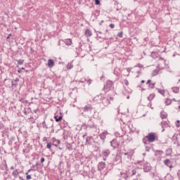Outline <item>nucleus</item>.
<instances>
[{
	"label": "nucleus",
	"mask_w": 180,
	"mask_h": 180,
	"mask_svg": "<svg viewBox=\"0 0 180 180\" xmlns=\"http://www.w3.org/2000/svg\"><path fill=\"white\" fill-rule=\"evenodd\" d=\"M84 36H86V37H91V36H92V31L89 29H86L84 32Z\"/></svg>",
	"instance_id": "obj_14"
},
{
	"label": "nucleus",
	"mask_w": 180,
	"mask_h": 180,
	"mask_svg": "<svg viewBox=\"0 0 180 180\" xmlns=\"http://www.w3.org/2000/svg\"><path fill=\"white\" fill-rule=\"evenodd\" d=\"M43 141H47V137H44V139H43Z\"/></svg>",
	"instance_id": "obj_49"
},
{
	"label": "nucleus",
	"mask_w": 180,
	"mask_h": 180,
	"mask_svg": "<svg viewBox=\"0 0 180 180\" xmlns=\"http://www.w3.org/2000/svg\"><path fill=\"white\" fill-rule=\"evenodd\" d=\"M46 148H49V150H50V148H51V143H47Z\"/></svg>",
	"instance_id": "obj_33"
},
{
	"label": "nucleus",
	"mask_w": 180,
	"mask_h": 180,
	"mask_svg": "<svg viewBox=\"0 0 180 180\" xmlns=\"http://www.w3.org/2000/svg\"><path fill=\"white\" fill-rule=\"evenodd\" d=\"M19 179H20V180H25V179H23V177H22V176H19Z\"/></svg>",
	"instance_id": "obj_50"
},
{
	"label": "nucleus",
	"mask_w": 180,
	"mask_h": 180,
	"mask_svg": "<svg viewBox=\"0 0 180 180\" xmlns=\"http://www.w3.org/2000/svg\"><path fill=\"white\" fill-rule=\"evenodd\" d=\"M96 98L100 99L104 106H108V105H110V101H109V98H105V96L102 94L98 95L97 96H96Z\"/></svg>",
	"instance_id": "obj_1"
},
{
	"label": "nucleus",
	"mask_w": 180,
	"mask_h": 180,
	"mask_svg": "<svg viewBox=\"0 0 180 180\" xmlns=\"http://www.w3.org/2000/svg\"><path fill=\"white\" fill-rule=\"evenodd\" d=\"M158 92L160 94V95H162L163 96L165 94V90L164 89H158Z\"/></svg>",
	"instance_id": "obj_23"
},
{
	"label": "nucleus",
	"mask_w": 180,
	"mask_h": 180,
	"mask_svg": "<svg viewBox=\"0 0 180 180\" xmlns=\"http://www.w3.org/2000/svg\"><path fill=\"white\" fill-rule=\"evenodd\" d=\"M5 175H8V171L6 170V172H4V176H5Z\"/></svg>",
	"instance_id": "obj_48"
},
{
	"label": "nucleus",
	"mask_w": 180,
	"mask_h": 180,
	"mask_svg": "<svg viewBox=\"0 0 180 180\" xmlns=\"http://www.w3.org/2000/svg\"><path fill=\"white\" fill-rule=\"evenodd\" d=\"M18 72L19 74H20V72H22L21 69H19V70H18Z\"/></svg>",
	"instance_id": "obj_57"
},
{
	"label": "nucleus",
	"mask_w": 180,
	"mask_h": 180,
	"mask_svg": "<svg viewBox=\"0 0 180 180\" xmlns=\"http://www.w3.org/2000/svg\"><path fill=\"white\" fill-rule=\"evenodd\" d=\"M91 139H92V136H89L86 139V143H88L89 141V140H91Z\"/></svg>",
	"instance_id": "obj_39"
},
{
	"label": "nucleus",
	"mask_w": 180,
	"mask_h": 180,
	"mask_svg": "<svg viewBox=\"0 0 180 180\" xmlns=\"http://www.w3.org/2000/svg\"><path fill=\"white\" fill-rule=\"evenodd\" d=\"M68 148L69 151H71L72 150V148L70 146H68Z\"/></svg>",
	"instance_id": "obj_53"
},
{
	"label": "nucleus",
	"mask_w": 180,
	"mask_h": 180,
	"mask_svg": "<svg viewBox=\"0 0 180 180\" xmlns=\"http://www.w3.org/2000/svg\"><path fill=\"white\" fill-rule=\"evenodd\" d=\"M103 75L101 77V78H100V79H103Z\"/></svg>",
	"instance_id": "obj_64"
},
{
	"label": "nucleus",
	"mask_w": 180,
	"mask_h": 180,
	"mask_svg": "<svg viewBox=\"0 0 180 180\" xmlns=\"http://www.w3.org/2000/svg\"><path fill=\"white\" fill-rule=\"evenodd\" d=\"M141 84H144L145 82H146V81H144V80H141Z\"/></svg>",
	"instance_id": "obj_62"
},
{
	"label": "nucleus",
	"mask_w": 180,
	"mask_h": 180,
	"mask_svg": "<svg viewBox=\"0 0 180 180\" xmlns=\"http://www.w3.org/2000/svg\"><path fill=\"white\" fill-rule=\"evenodd\" d=\"M53 146H55V147H57V146H58V144H60V143H61V141L60 140H57L55 138H53Z\"/></svg>",
	"instance_id": "obj_16"
},
{
	"label": "nucleus",
	"mask_w": 180,
	"mask_h": 180,
	"mask_svg": "<svg viewBox=\"0 0 180 180\" xmlns=\"http://www.w3.org/2000/svg\"><path fill=\"white\" fill-rule=\"evenodd\" d=\"M167 113L162 112H160V117L162 119H167Z\"/></svg>",
	"instance_id": "obj_22"
},
{
	"label": "nucleus",
	"mask_w": 180,
	"mask_h": 180,
	"mask_svg": "<svg viewBox=\"0 0 180 180\" xmlns=\"http://www.w3.org/2000/svg\"><path fill=\"white\" fill-rule=\"evenodd\" d=\"M36 167V165H33L32 166V168L34 169V168H35Z\"/></svg>",
	"instance_id": "obj_58"
},
{
	"label": "nucleus",
	"mask_w": 180,
	"mask_h": 180,
	"mask_svg": "<svg viewBox=\"0 0 180 180\" xmlns=\"http://www.w3.org/2000/svg\"><path fill=\"white\" fill-rule=\"evenodd\" d=\"M106 134H107L106 132H103L98 136L99 139H101V144H103L105 143V140L106 139Z\"/></svg>",
	"instance_id": "obj_9"
},
{
	"label": "nucleus",
	"mask_w": 180,
	"mask_h": 180,
	"mask_svg": "<svg viewBox=\"0 0 180 180\" xmlns=\"http://www.w3.org/2000/svg\"><path fill=\"white\" fill-rule=\"evenodd\" d=\"M44 161H45L44 158H41V164H43V162H44Z\"/></svg>",
	"instance_id": "obj_44"
},
{
	"label": "nucleus",
	"mask_w": 180,
	"mask_h": 180,
	"mask_svg": "<svg viewBox=\"0 0 180 180\" xmlns=\"http://www.w3.org/2000/svg\"><path fill=\"white\" fill-rule=\"evenodd\" d=\"M54 119H55L56 122H61V120H63V116L58 117V115H55Z\"/></svg>",
	"instance_id": "obj_20"
},
{
	"label": "nucleus",
	"mask_w": 180,
	"mask_h": 180,
	"mask_svg": "<svg viewBox=\"0 0 180 180\" xmlns=\"http://www.w3.org/2000/svg\"><path fill=\"white\" fill-rule=\"evenodd\" d=\"M117 37L120 38L123 37V32H118Z\"/></svg>",
	"instance_id": "obj_31"
},
{
	"label": "nucleus",
	"mask_w": 180,
	"mask_h": 180,
	"mask_svg": "<svg viewBox=\"0 0 180 180\" xmlns=\"http://www.w3.org/2000/svg\"><path fill=\"white\" fill-rule=\"evenodd\" d=\"M146 151H150V148L149 147H146Z\"/></svg>",
	"instance_id": "obj_52"
},
{
	"label": "nucleus",
	"mask_w": 180,
	"mask_h": 180,
	"mask_svg": "<svg viewBox=\"0 0 180 180\" xmlns=\"http://www.w3.org/2000/svg\"><path fill=\"white\" fill-rule=\"evenodd\" d=\"M86 79H82L80 81H79V82H81L82 84H84V82H86Z\"/></svg>",
	"instance_id": "obj_40"
},
{
	"label": "nucleus",
	"mask_w": 180,
	"mask_h": 180,
	"mask_svg": "<svg viewBox=\"0 0 180 180\" xmlns=\"http://www.w3.org/2000/svg\"><path fill=\"white\" fill-rule=\"evenodd\" d=\"M84 112H92V105H87L84 108Z\"/></svg>",
	"instance_id": "obj_13"
},
{
	"label": "nucleus",
	"mask_w": 180,
	"mask_h": 180,
	"mask_svg": "<svg viewBox=\"0 0 180 180\" xmlns=\"http://www.w3.org/2000/svg\"><path fill=\"white\" fill-rule=\"evenodd\" d=\"M12 175L14 176L15 179L18 178L19 176V172L18 169H15L13 172Z\"/></svg>",
	"instance_id": "obj_19"
},
{
	"label": "nucleus",
	"mask_w": 180,
	"mask_h": 180,
	"mask_svg": "<svg viewBox=\"0 0 180 180\" xmlns=\"http://www.w3.org/2000/svg\"><path fill=\"white\" fill-rule=\"evenodd\" d=\"M171 103H172V101L169 98H167L166 101V105H171Z\"/></svg>",
	"instance_id": "obj_28"
},
{
	"label": "nucleus",
	"mask_w": 180,
	"mask_h": 180,
	"mask_svg": "<svg viewBox=\"0 0 180 180\" xmlns=\"http://www.w3.org/2000/svg\"><path fill=\"white\" fill-rule=\"evenodd\" d=\"M127 72H130V71H131V68H127Z\"/></svg>",
	"instance_id": "obj_45"
},
{
	"label": "nucleus",
	"mask_w": 180,
	"mask_h": 180,
	"mask_svg": "<svg viewBox=\"0 0 180 180\" xmlns=\"http://www.w3.org/2000/svg\"><path fill=\"white\" fill-rule=\"evenodd\" d=\"M136 174H137V170L136 169H132L131 176L136 175Z\"/></svg>",
	"instance_id": "obj_26"
},
{
	"label": "nucleus",
	"mask_w": 180,
	"mask_h": 180,
	"mask_svg": "<svg viewBox=\"0 0 180 180\" xmlns=\"http://www.w3.org/2000/svg\"><path fill=\"white\" fill-rule=\"evenodd\" d=\"M23 63H25V60H23L20 59L18 60V64L19 65H22L23 64Z\"/></svg>",
	"instance_id": "obj_30"
},
{
	"label": "nucleus",
	"mask_w": 180,
	"mask_h": 180,
	"mask_svg": "<svg viewBox=\"0 0 180 180\" xmlns=\"http://www.w3.org/2000/svg\"><path fill=\"white\" fill-rule=\"evenodd\" d=\"M164 164L167 167H169V165H171L172 164V162H171V160L169 159H166L164 161Z\"/></svg>",
	"instance_id": "obj_17"
},
{
	"label": "nucleus",
	"mask_w": 180,
	"mask_h": 180,
	"mask_svg": "<svg viewBox=\"0 0 180 180\" xmlns=\"http://www.w3.org/2000/svg\"><path fill=\"white\" fill-rule=\"evenodd\" d=\"M95 4H96V5H101V1H99V0H95Z\"/></svg>",
	"instance_id": "obj_35"
},
{
	"label": "nucleus",
	"mask_w": 180,
	"mask_h": 180,
	"mask_svg": "<svg viewBox=\"0 0 180 180\" xmlns=\"http://www.w3.org/2000/svg\"><path fill=\"white\" fill-rule=\"evenodd\" d=\"M110 144L113 148H117V147L120 146V143L116 139H113L112 141H110Z\"/></svg>",
	"instance_id": "obj_8"
},
{
	"label": "nucleus",
	"mask_w": 180,
	"mask_h": 180,
	"mask_svg": "<svg viewBox=\"0 0 180 180\" xmlns=\"http://www.w3.org/2000/svg\"><path fill=\"white\" fill-rule=\"evenodd\" d=\"M151 171V165L148 162H146L143 164V172H150Z\"/></svg>",
	"instance_id": "obj_5"
},
{
	"label": "nucleus",
	"mask_w": 180,
	"mask_h": 180,
	"mask_svg": "<svg viewBox=\"0 0 180 180\" xmlns=\"http://www.w3.org/2000/svg\"><path fill=\"white\" fill-rule=\"evenodd\" d=\"M42 124H46V120H44Z\"/></svg>",
	"instance_id": "obj_60"
},
{
	"label": "nucleus",
	"mask_w": 180,
	"mask_h": 180,
	"mask_svg": "<svg viewBox=\"0 0 180 180\" xmlns=\"http://www.w3.org/2000/svg\"><path fill=\"white\" fill-rule=\"evenodd\" d=\"M24 114H25V115H27V111H26V110H24Z\"/></svg>",
	"instance_id": "obj_54"
},
{
	"label": "nucleus",
	"mask_w": 180,
	"mask_h": 180,
	"mask_svg": "<svg viewBox=\"0 0 180 180\" xmlns=\"http://www.w3.org/2000/svg\"><path fill=\"white\" fill-rule=\"evenodd\" d=\"M120 162H122V157L120 156V155H117L113 160V164H115V165H117V164H120Z\"/></svg>",
	"instance_id": "obj_6"
},
{
	"label": "nucleus",
	"mask_w": 180,
	"mask_h": 180,
	"mask_svg": "<svg viewBox=\"0 0 180 180\" xmlns=\"http://www.w3.org/2000/svg\"><path fill=\"white\" fill-rule=\"evenodd\" d=\"M179 122H180L179 120L176 121V127H180Z\"/></svg>",
	"instance_id": "obj_41"
},
{
	"label": "nucleus",
	"mask_w": 180,
	"mask_h": 180,
	"mask_svg": "<svg viewBox=\"0 0 180 180\" xmlns=\"http://www.w3.org/2000/svg\"><path fill=\"white\" fill-rule=\"evenodd\" d=\"M110 101H113V97L110 96Z\"/></svg>",
	"instance_id": "obj_63"
},
{
	"label": "nucleus",
	"mask_w": 180,
	"mask_h": 180,
	"mask_svg": "<svg viewBox=\"0 0 180 180\" xmlns=\"http://www.w3.org/2000/svg\"><path fill=\"white\" fill-rule=\"evenodd\" d=\"M11 169H15V167L13 166H11Z\"/></svg>",
	"instance_id": "obj_61"
},
{
	"label": "nucleus",
	"mask_w": 180,
	"mask_h": 180,
	"mask_svg": "<svg viewBox=\"0 0 180 180\" xmlns=\"http://www.w3.org/2000/svg\"><path fill=\"white\" fill-rule=\"evenodd\" d=\"M149 86L153 89L154 88V86H155V83L149 84Z\"/></svg>",
	"instance_id": "obj_34"
},
{
	"label": "nucleus",
	"mask_w": 180,
	"mask_h": 180,
	"mask_svg": "<svg viewBox=\"0 0 180 180\" xmlns=\"http://www.w3.org/2000/svg\"><path fill=\"white\" fill-rule=\"evenodd\" d=\"M146 139H148V143H154L156 139L155 133H148V135L146 136Z\"/></svg>",
	"instance_id": "obj_2"
},
{
	"label": "nucleus",
	"mask_w": 180,
	"mask_h": 180,
	"mask_svg": "<svg viewBox=\"0 0 180 180\" xmlns=\"http://www.w3.org/2000/svg\"><path fill=\"white\" fill-rule=\"evenodd\" d=\"M87 84L89 85L90 84H92V79L87 80Z\"/></svg>",
	"instance_id": "obj_42"
},
{
	"label": "nucleus",
	"mask_w": 180,
	"mask_h": 180,
	"mask_svg": "<svg viewBox=\"0 0 180 180\" xmlns=\"http://www.w3.org/2000/svg\"><path fill=\"white\" fill-rule=\"evenodd\" d=\"M110 29H115V24L113 23L110 24Z\"/></svg>",
	"instance_id": "obj_37"
},
{
	"label": "nucleus",
	"mask_w": 180,
	"mask_h": 180,
	"mask_svg": "<svg viewBox=\"0 0 180 180\" xmlns=\"http://www.w3.org/2000/svg\"><path fill=\"white\" fill-rule=\"evenodd\" d=\"M97 37H99V39H103V37H99V35L97 34Z\"/></svg>",
	"instance_id": "obj_59"
},
{
	"label": "nucleus",
	"mask_w": 180,
	"mask_h": 180,
	"mask_svg": "<svg viewBox=\"0 0 180 180\" xmlns=\"http://www.w3.org/2000/svg\"><path fill=\"white\" fill-rule=\"evenodd\" d=\"M113 87V82L108 80L106 82L105 85H104L103 91H109Z\"/></svg>",
	"instance_id": "obj_3"
},
{
	"label": "nucleus",
	"mask_w": 180,
	"mask_h": 180,
	"mask_svg": "<svg viewBox=\"0 0 180 180\" xmlns=\"http://www.w3.org/2000/svg\"><path fill=\"white\" fill-rule=\"evenodd\" d=\"M110 155V150H109V149H105V150L103 151V153H102L103 161H106V158H107V157H109Z\"/></svg>",
	"instance_id": "obj_4"
},
{
	"label": "nucleus",
	"mask_w": 180,
	"mask_h": 180,
	"mask_svg": "<svg viewBox=\"0 0 180 180\" xmlns=\"http://www.w3.org/2000/svg\"><path fill=\"white\" fill-rule=\"evenodd\" d=\"M124 84H125V85H129V81L127 80V79H125L124 80Z\"/></svg>",
	"instance_id": "obj_43"
},
{
	"label": "nucleus",
	"mask_w": 180,
	"mask_h": 180,
	"mask_svg": "<svg viewBox=\"0 0 180 180\" xmlns=\"http://www.w3.org/2000/svg\"><path fill=\"white\" fill-rule=\"evenodd\" d=\"M154 98H155V94H151L149 95V96L148 97V100L150 101V103H151V101H153V99H154Z\"/></svg>",
	"instance_id": "obj_18"
},
{
	"label": "nucleus",
	"mask_w": 180,
	"mask_h": 180,
	"mask_svg": "<svg viewBox=\"0 0 180 180\" xmlns=\"http://www.w3.org/2000/svg\"><path fill=\"white\" fill-rule=\"evenodd\" d=\"M160 124H161L162 129H164V126H167L168 124V123H167V122L162 121Z\"/></svg>",
	"instance_id": "obj_27"
},
{
	"label": "nucleus",
	"mask_w": 180,
	"mask_h": 180,
	"mask_svg": "<svg viewBox=\"0 0 180 180\" xmlns=\"http://www.w3.org/2000/svg\"><path fill=\"white\" fill-rule=\"evenodd\" d=\"M135 67H139V68H143V65H141V63H138L137 65H136Z\"/></svg>",
	"instance_id": "obj_38"
},
{
	"label": "nucleus",
	"mask_w": 180,
	"mask_h": 180,
	"mask_svg": "<svg viewBox=\"0 0 180 180\" xmlns=\"http://www.w3.org/2000/svg\"><path fill=\"white\" fill-rule=\"evenodd\" d=\"M167 167H169V168H170V169H171V168H174V167L172 166V163L171 165H169V166H167Z\"/></svg>",
	"instance_id": "obj_47"
},
{
	"label": "nucleus",
	"mask_w": 180,
	"mask_h": 180,
	"mask_svg": "<svg viewBox=\"0 0 180 180\" xmlns=\"http://www.w3.org/2000/svg\"><path fill=\"white\" fill-rule=\"evenodd\" d=\"M74 65H72V63H68L67 65V70H72V68H73Z\"/></svg>",
	"instance_id": "obj_25"
},
{
	"label": "nucleus",
	"mask_w": 180,
	"mask_h": 180,
	"mask_svg": "<svg viewBox=\"0 0 180 180\" xmlns=\"http://www.w3.org/2000/svg\"><path fill=\"white\" fill-rule=\"evenodd\" d=\"M124 155L126 160H131V157H133V153L131 152H127L124 153Z\"/></svg>",
	"instance_id": "obj_10"
},
{
	"label": "nucleus",
	"mask_w": 180,
	"mask_h": 180,
	"mask_svg": "<svg viewBox=\"0 0 180 180\" xmlns=\"http://www.w3.org/2000/svg\"><path fill=\"white\" fill-rule=\"evenodd\" d=\"M105 167H106V163H105V162H101L98 165V169L100 172L103 171V169H105Z\"/></svg>",
	"instance_id": "obj_7"
},
{
	"label": "nucleus",
	"mask_w": 180,
	"mask_h": 180,
	"mask_svg": "<svg viewBox=\"0 0 180 180\" xmlns=\"http://www.w3.org/2000/svg\"><path fill=\"white\" fill-rule=\"evenodd\" d=\"M158 72H160V71L158 70H155L153 71V75H158Z\"/></svg>",
	"instance_id": "obj_32"
},
{
	"label": "nucleus",
	"mask_w": 180,
	"mask_h": 180,
	"mask_svg": "<svg viewBox=\"0 0 180 180\" xmlns=\"http://www.w3.org/2000/svg\"><path fill=\"white\" fill-rule=\"evenodd\" d=\"M25 175H26V179L27 180L32 179V175L27 174V173H25Z\"/></svg>",
	"instance_id": "obj_29"
},
{
	"label": "nucleus",
	"mask_w": 180,
	"mask_h": 180,
	"mask_svg": "<svg viewBox=\"0 0 180 180\" xmlns=\"http://www.w3.org/2000/svg\"><path fill=\"white\" fill-rule=\"evenodd\" d=\"M42 127L44 129H49V127H53V121H52V120H51V121L49 122V124H42Z\"/></svg>",
	"instance_id": "obj_12"
},
{
	"label": "nucleus",
	"mask_w": 180,
	"mask_h": 180,
	"mask_svg": "<svg viewBox=\"0 0 180 180\" xmlns=\"http://www.w3.org/2000/svg\"><path fill=\"white\" fill-rule=\"evenodd\" d=\"M15 82H19V78H16V79H15Z\"/></svg>",
	"instance_id": "obj_55"
},
{
	"label": "nucleus",
	"mask_w": 180,
	"mask_h": 180,
	"mask_svg": "<svg viewBox=\"0 0 180 180\" xmlns=\"http://www.w3.org/2000/svg\"><path fill=\"white\" fill-rule=\"evenodd\" d=\"M172 90L174 94H178V92H179V87H173L172 88Z\"/></svg>",
	"instance_id": "obj_21"
},
{
	"label": "nucleus",
	"mask_w": 180,
	"mask_h": 180,
	"mask_svg": "<svg viewBox=\"0 0 180 180\" xmlns=\"http://www.w3.org/2000/svg\"><path fill=\"white\" fill-rule=\"evenodd\" d=\"M31 171H32V169H29V170L27 171V172H26V174H29V172H30Z\"/></svg>",
	"instance_id": "obj_56"
},
{
	"label": "nucleus",
	"mask_w": 180,
	"mask_h": 180,
	"mask_svg": "<svg viewBox=\"0 0 180 180\" xmlns=\"http://www.w3.org/2000/svg\"><path fill=\"white\" fill-rule=\"evenodd\" d=\"M39 165H40V164H39V162H37V163L35 164V167H39Z\"/></svg>",
	"instance_id": "obj_51"
},
{
	"label": "nucleus",
	"mask_w": 180,
	"mask_h": 180,
	"mask_svg": "<svg viewBox=\"0 0 180 180\" xmlns=\"http://www.w3.org/2000/svg\"><path fill=\"white\" fill-rule=\"evenodd\" d=\"M147 84H148L149 85H150V84H151V79H148V80L147 81Z\"/></svg>",
	"instance_id": "obj_46"
},
{
	"label": "nucleus",
	"mask_w": 180,
	"mask_h": 180,
	"mask_svg": "<svg viewBox=\"0 0 180 180\" xmlns=\"http://www.w3.org/2000/svg\"><path fill=\"white\" fill-rule=\"evenodd\" d=\"M47 65L49 68H53V67H54L56 63H54V60L53 59H49Z\"/></svg>",
	"instance_id": "obj_11"
},
{
	"label": "nucleus",
	"mask_w": 180,
	"mask_h": 180,
	"mask_svg": "<svg viewBox=\"0 0 180 180\" xmlns=\"http://www.w3.org/2000/svg\"><path fill=\"white\" fill-rule=\"evenodd\" d=\"M4 168L6 171H9V168L8 167V165L6 163H5Z\"/></svg>",
	"instance_id": "obj_36"
},
{
	"label": "nucleus",
	"mask_w": 180,
	"mask_h": 180,
	"mask_svg": "<svg viewBox=\"0 0 180 180\" xmlns=\"http://www.w3.org/2000/svg\"><path fill=\"white\" fill-rule=\"evenodd\" d=\"M142 141L143 144H148V143H150L148 142V139H147V136L142 139Z\"/></svg>",
	"instance_id": "obj_24"
},
{
	"label": "nucleus",
	"mask_w": 180,
	"mask_h": 180,
	"mask_svg": "<svg viewBox=\"0 0 180 180\" xmlns=\"http://www.w3.org/2000/svg\"><path fill=\"white\" fill-rule=\"evenodd\" d=\"M62 41H64V43H65L66 46H71V44H72V40L71 39L62 40Z\"/></svg>",
	"instance_id": "obj_15"
}]
</instances>
